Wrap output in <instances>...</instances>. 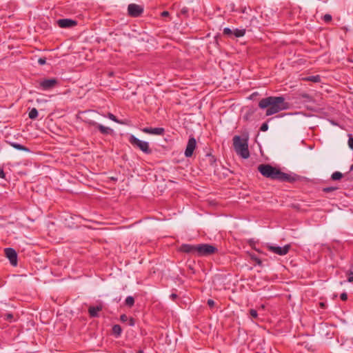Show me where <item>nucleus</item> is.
I'll list each match as a JSON object with an SVG mask.
<instances>
[{
	"instance_id": "1",
	"label": "nucleus",
	"mask_w": 353,
	"mask_h": 353,
	"mask_svg": "<svg viewBox=\"0 0 353 353\" xmlns=\"http://www.w3.org/2000/svg\"><path fill=\"white\" fill-rule=\"evenodd\" d=\"M258 170L264 177L280 182L293 183L299 178L296 174L292 175L283 172L279 168L273 167L270 164H260L258 166Z\"/></svg>"
},
{
	"instance_id": "2",
	"label": "nucleus",
	"mask_w": 353,
	"mask_h": 353,
	"mask_svg": "<svg viewBox=\"0 0 353 353\" xmlns=\"http://www.w3.org/2000/svg\"><path fill=\"white\" fill-rule=\"evenodd\" d=\"M259 106L261 109L267 108L265 115L270 116L288 109L289 103L285 101L283 97H268L262 99Z\"/></svg>"
},
{
	"instance_id": "3",
	"label": "nucleus",
	"mask_w": 353,
	"mask_h": 353,
	"mask_svg": "<svg viewBox=\"0 0 353 353\" xmlns=\"http://www.w3.org/2000/svg\"><path fill=\"white\" fill-rule=\"evenodd\" d=\"M233 146L236 153L243 159H248L250 157L248 139L236 135L233 137Z\"/></svg>"
},
{
	"instance_id": "4",
	"label": "nucleus",
	"mask_w": 353,
	"mask_h": 353,
	"mask_svg": "<svg viewBox=\"0 0 353 353\" xmlns=\"http://www.w3.org/2000/svg\"><path fill=\"white\" fill-rule=\"evenodd\" d=\"M128 141L133 147L139 148L143 152L148 154L152 153L148 142L141 141L133 134L129 137Z\"/></svg>"
},
{
	"instance_id": "5",
	"label": "nucleus",
	"mask_w": 353,
	"mask_h": 353,
	"mask_svg": "<svg viewBox=\"0 0 353 353\" xmlns=\"http://www.w3.org/2000/svg\"><path fill=\"white\" fill-rule=\"evenodd\" d=\"M217 251V248L210 244H197L196 256H210Z\"/></svg>"
},
{
	"instance_id": "6",
	"label": "nucleus",
	"mask_w": 353,
	"mask_h": 353,
	"mask_svg": "<svg viewBox=\"0 0 353 353\" xmlns=\"http://www.w3.org/2000/svg\"><path fill=\"white\" fill-rule=\"evenodd\" d=\"M144 11L143 6L138 5L136 3H130L128 6V14L131 17H139Z\"/></svg>"
},
{
	"instance_id": "7",
	"label": "nucleus",
	"mask_w": 353,
	"mask_h": 353,
	"mask_svg": "<svg viewBox=\"0 0 353 353\" xmlns=\"http://www.w3.org/2000/svg\"><path fill=\"white\" fill-rule=\"evenodd\" d=\"M268 250L270 252L276 254L280 256H284L287 254L290 249V245H285L283 247L277 246V245H268Z\"/></svg>"
},
{
	"instance_id": "8",
	"label": "nucleus",
	"mask_w": 353,
	"mask_h": 353,
	"mask_svg": "<svg viewBox=\"0 0 353 353\" xmlns=\"http://www.w3.org/2000/svg\"><path fill=\"white\" fill-rule=\"evenodd\" d=\"M57 25L61 28H70L77 25V21L71 19H60L57 21Z\"/></svg>"
},
{
	"instance_id": "9",
	"label": "nucleus",
	"mask_w": 353,
	"mask_h": 353,
	"mask_svg": "<svg viewBox=\"0 0 353 353\" xmlns=\"http://www.w3.org/2000/svg\"><path fill=\"white\" fill-rule=\"evenodd\" d=\"M196 141L194 137H190L188 139V144L185 150V156L190 157L192 156L193 152L196 148Z\"/></svg>"
},
{
	"instance_id": "10",
	"label": "nucleus",
	"mask_w": 353,
	"mask_h": 353,
	"mask_svg": "<svg viewBox=\"0 0 353 353\" xmlns=\"http://www.w3.org/2000/svg\"><path fill=\"white\" fill-rule=\"evenodd\" d=\"M179 250L181 252L196 256V245L182 244Z\"/></svg>"
},
{
	"instance_id": "11",
	"label": "nucleus",
	"mask_w": 353,
	"mask_h": 353,
	"mask_svg": "<svg viewBox=\"0 0 353 353\" xmlns=\"http://www.w3.org/2000/svg\"><path fill=\"white\" fill-rule=\"evenodd\" d=\"M87 123L90 125L95 126L96 128H97V129L99 130V132L102 134H110L112 133V132H113L112 129H111L108 127H105L100 123H98L96 121L90 120V121H87Z\"/></svg>"
},
{
	"instance_id": "12",
	"label": "nucleus",
	"mask_w": 353,
	"mask_h": 353,
	"mask_svg": "<svg viewBox=\"0 0 353 353\" xmlns=\"http://www.w3.org/2000/svg\"><path fill=\"white\" fill-rule=\"evenodd\" d=\"M5 254L10 260L12 265H16L17 263V254L16 251L12 248H7L5 249Z\"/></svg>"
},
{
	"instance_id": "13",
	"label": "nucleus",
	"mask_w": 353,
	"mask_h": 353,
	"mask_svg": "<svg viewBox=\"0 0 353 353\" xmlns=\"http://www.w3.org/2000/svg\"><path fill=\"white\" fill-rule=\"evenodd\" d=\"M57 83L56 79H46L40 82V86L43 90H50Z\"/></svg>"
},
{
	"instance_id": "14",
	"label": "nucleus",
	"mask_w": 353,
	"mask_h": 353,
	"mask_svg": "<svg viewBox=\"0 0 353 353\" xmlns=\"http://www.w3.org/2000/svg\"><path fill=\"white\" fill-rule=\"evenodd\" d=\"M141 130L144 133L155 135H163L165 132L163 128H144Z\"/></svg>"
},
{
	"instance_id": "15",
	"label": "nucleus",
	"mask_w": 353,
	"mask_h": 353,
	"mask_svg": "<svg viewBox=\"0 0 353 353\" xmlns=\"http://www.w3.org/2000/svg\"><path fill=\"white\" fill-rule=\"evenodd\" d=\"M103 309L102 305L97 306H90L88 309V313L90 317H98L99 312L101 311Z\"/></svg>"
},
{
	"instance_id": "16",
	"label": "nucleus",
	"mask_w": 353,
	"mask_h": 353,
	"mask_svg": "<svg viewBox=\"0 0 353 353\" xmlns=\"http://www.w3.org/2000/svg\"><path fill=\"white\" fill-rule=\"evenodd\" d=\"M245 34V29H238L235 28L233 30V36L235 37H243Z\"/></svg>"
},
{
	"instance_id": "17",
	"label": "nucleus",
	"mask_w": 353,
	"mask_h": 353,
	"mask_svg": "<svg viewBox=\"0 0 353 353\" xmlns=\"http://www.w3.org/2000/svg\"><path fill=\"white\" fill-rule=\"evenodd\" d=\"M11 145H12L13 148H16V149H17V150H23V151H26V152H30V150H29L28 148H26V146H24V145H21V144H19V143H11Z\"/></svg>"
},
{
	"instance_id": "18",
	"label": "nucleus",
	"mask_w": 353,
	"mask_h": 353,
	"mask_svg": "<svg viewBox=\"0 0 353 353\" xmlns=\"http://www.w3.org/2000/svg\"><path fill=\"white\" fill-rule=\"evenodd\" d=\"M304 80L307 81H312L314 83H319L321 81V77L319 75H315V76H309L304 79Z\"/></svg>"
},
{
	"instance_id": "19",
	"label": "nucleus",
	"mask_w": 353,
	"mask_h": 353,
	"mask_svg": "<svg viewBox=\"0 0 353 353\" xmlns=\"http://www.w3.org/2000/svg\"><path fill=\"white\" fill-rule=\"evenodd\" d=\"M112 332L116 336H119L122 332L121 327L119 325H114L112 327Z\"/></svg>"
},
{
	"instance_id": "20",
	"label": "nucleus",
	"mask_w": 353,
	"mask_h": 353,
	"mask_svg": "<svg viewBox=\"0 0 353 353\" xmlns=\"http://www.w3.org/2000/svg\"><path fill=\"white\" fill-rule=\"evenodd\" d=\"M28 117L30 119H35L38 117V111L35 108H32L29 113Z\"/></svg>"
},
{
	"instance_id": "21",
	"label": "nucleus",
	"mask_w": 353,
	"mask_h": 353,
	"mask_svg": "<svg viewBox=\"0 0 353 353\" xmlns=\"http://www.w3.org/2000/svg\"><path fill=\"white\" fill-rule=\"evenodd\" d=\"M299 97L306 102H310L312 101V97L307 93H301L299 94Z\"/></svg>"
},
{
	"instance_id": "22",
	"label": "nucleus",
	"mask_w": 353,
	"mask_h": 353,
	"mask_svg": "<svg viewBox=\"0 0 353 353\" xmlns=\"http://www.w3.org/2000/svg\"><path fill=\"white\" fill-rule=\"evenodd\" d=\"M125 303L128 307H131L134 304V299L132 296H129L125 299Z\"/></svg>"
},
{
	"instance_id": "23",
	"label": "nucleus",
	"mask_w": 353,
	"mask_h": 353,
	"mask_svg": "<svg viewBox=\"0 0 353 353\" xmlns=\"http://www.w3.org/2000/svg\"><path fill=\"white\" fill-rule=\"evenodd\" d=\"M342 177H343V174L340 172H335L331 176V179L334 181L339 180Z\"/></svg>"
},
{
	"instance_id": "24",
	"label": "nucleus",
	"mask_w": 353,
	"mask_h": 353,
	"mask_svg": "<svg viewBox=\"0 0 353 353\" xmlns=\"http://www.w3.org/2000/svg\"><path fill=\"white\" fill-rule=\"evenodd\" d=\"M223 33L224 35H226L229 37H232L233 36V30L230 28H225L223 30Z\"/></svg>"
},
{
	"instance_id": "25",
	"label": "nucleus",
	"mask_w": 353,
	"mask_h": 353,
	"mask_svg": "<svg viewBox=\"0 0 353 353\" xmlns=\"http://www.w3.org/2000/svg\"><path fill=\"white\" fill-rule=\"evenodd\" d=\"M108 117L110 119H111L112 121H114V122H116V123H123L122 122H121L120 121H119V120L117 119V118L116 117V116H114L113 114H112V113H110V112H109V113L108 114Z\"/></svg>"
},
{
	"instance_id": "26",
	"label": "nucleus",
	"mask_w": 353,
	"mask_h": 353,
	"mask_svg": "<svg viewBox=\"0 0 353 353\" xmlns=\"http://www.w3.org/2000/svg\"><path fill=\"white\" fill-rule=\"evenodd\" d=\"M3 317L6 321H8L9 322H12L14 318L12 314L11 313H7L4 314Z\"/></svg>"
},
{
	"instance_id": "27",
	"label": "nucleus",
	"mask_w": 353,
	"mask_h": 353,
	"mask_svg": "<svg viewBox=\"0 0 353 353\" xmlns=\"http://www.w3.org/2000/svg\"><path fill=\"white\" fill-rule=\"evenodd\" d=\"M336 190H337V188H336V187H327V188H323V192H324L325 193H328L330 192H333Z\"/></svg>"
},
{
	"instance_id": "28",
	"label": "nucleus",
	"mask_w": 353,
	"mask_h": 353,
	"mask_svg": "<svg viewBox=\"0 0 353 353\" xmlns=\"http://www.w3.org/2000/svg\"><path fill=\"white\" fill-rule=\"evenodd\" d=\"M323 19L325 23H330L332 21V17L330 14H326L323 16Z\"/></svg>"
},
{
	"instance_id": "29",
	"label": "nucleus",
	"mask_w": 353,
	"mask_h": 353,
	"mask_svg": "<svg viewBox=\"0 0 353 353\" xmlns=\"http://www.w3.org/2000/svg\"><path fill=\"white\" fill-rule=\"evenodd\" d=\"M249 312H250V315L252 318L256 319L258 317V313H257V311L256 310L251 309Z\"/></svg>"
},
{
	"instance_id": "30",
	"label": "nucleus",
	"mask_w": 353,
	"mask_h": 353,
	"mask_svg": "<svg viewBox=\"0 0 353 353\" xmlns=\"http://www.w3.org/2000/svg\"><path fill=\"white\" fill-rule=\"evenodd\" d=\"M349 139H348V146L353 150V137L352 134H349Z\"/></svg>"
},
{
	"instance_id": "31",
	"label": "nucleus",
	"mask_w": 353,
	"mask_h": 353,
	"mask_svg": "<svg viewBox=\"0 0 353 353\" xmlns=\"http://www.w3.org/2000/svg\"><path fill=\"white\" fill-rule=\"evenodd\" d=\"M268 130V125L267 123H263L261 128H260V130L261 131H263V132H265Z\"/></svg>"
},
{
	"instance_id": "32",
	"label": "nucleus",
	"mask_w": 353,
	"mask_h": 353,
	"mask_svg": "<svg viewBox=\"0 0 353 353\" xmlns=\"http://www.w3.org/2000/svg\"><path fill=\"white\" fill-rule=\"evenodd\" d=\"M129 317L126 314H121L120 316V320L123 323H125L128 321Z\"/></svg>"
},
{
	"instance_id": "33",
	"label": "nucleus",
	"mask_w": 353,
	"mask_h": 353,
	"mask_svg": "<svg viewBox=\"0 0 353 353\" xmlns=\"http://www.w3.org/2000/svg\"><path fill=\"white\" fill-rule=\"evenodd\" d=\"M127 323L130 326L132 327L135 325V320L132 317H129Z\"/></svg>"
},
{
	"instance_id": "34",
	"label": "nucleus",
	"mask_w": 353,
	"mask_h": 353,
	"mask_svg": "<svg viewBox=\"0 0 353 353\" xmlns=\"http://www.w3.org/2000/svg\"><path fill=\"white\" fill-rule=\"evenodd\" d=\"M38 63L39 65H43L46 63V59L45 57H41L38 59Z\"/></svg>"
},
{
	"instance_id": "35",
	"label": "nucleus",
	"mask_w": 353,
	"mask_h": 353,
	"mask_svg": "<svg viewBox=\"0 0 353 353\" xmlns=\"http://www.w3.org/2000/svg\"><path fill=\"white\" fill-rule=\"evenodd\" d=\"M348 282H353V272H350L348 274V278H347Z\"/></svg>"
},
{
	"instance_id": "36",
	"label": "nucleus",
	"mask_w": 353,
	"mask_h": 353,
	"mask_svg": "<svg viewBox=\"0 0 353 353\" xmlns=\"http://www.w3.org/2000/svg\"><path fill=\"white\" fill-rule=\"evenodd\" d=\"M340 298L342 301H346L347 299V294L346 292H343L341 294Z\"/></svg>"
},
{
	"instance_id": "37",
	"label": "nucleus",
	"mask_w": 353,
	"mask_h": 353,
	"mask_svg": "<svg viewBox=\"0 0 353 353\" xmlns=\"http://www.w3.org/2000/svg\"><path fill=\"white\" fill-rule=\"evenodd\" d=\"M6 174L3 171V169L0 166V178L5 179Z\"/></svg>"
},
{
	"instance_id": "38",
	"label": "nucleus",
	"mask_w": 353,
	"mask_h": 353,
	"mask_svg": "<svg viewBox=\"0 0 353 353\" xmlns=\"http://www.w3.org/2000/svg\"><path fill=\"white\" fill-rule=\"evenodd\" d=\"M214 301L212 300V299H208V305L210 307H212L214 306Z\"/></svg>"
},
{
	"instance_id": "39",
	"label": "nucleus",
	"mask_w": 353,
	"mask_h": 353,
	"mask_svg": "<svg viewBox=\"0 0 353 353\" xmlns=\"http://www.w3.org/2000/svg\"><path fill=\"white\" fill-rule=\"evenodd\" d=\"M188 12V9L185 7L183 8L181 10L182 14H186Z\"/></svg>"
},
{
	"instance_id": "40",
	"label": "nucleus",
	"mask_w": 353,
	"mask_h": 353,
	"mask_svg": "<svg viewBox=\"0 0 353 353\" xmlns=\"http://www.w3.org/2000/svg\"><path fill=\"white\" fill-rule=\"evenodd\" d=\"M170 15V13L168 11H163L161 12V16L163 17H168Z\"/></svg>"
},
{
	"instance_id": "41",
	"label": "nucleus",
	"mask_w": 353,
	"mask_h": 353,
	"mask_svg": "<svg viewBox=\"0 0 353 353\" xmlns=\"http://www.w3.org/2000/svg\"><path fill=\"white\" fill-rule=\"evenodd\" d=\"M170 297L172 300L174 301L177 298V294L172 293L170 295Z\"/></svg>"
},
{
	"instance_id": "42",
	"label": "nucleus",
	"mask_w": 353,
	"mask_h": 353,
	"mask_svg": "<svg viewBox=\"0 0 353 353\" xmlns=\"http://www.w3.org/2000/svg\"><path fill=\"white\" fill-rule=\"evenodd\" d=\"M319 305H320V307H321V308H325V303H323V302H321V303H319Z\"/></svg>"
},
{
	"instance_id": "43",
	"label": "nucleus",
	"mask_w": 353,
	"mask_h": 353,
	"mask_svg": "<svg viewBox=\"0 0 353 353\" xmlns=\"http://www.w3.org/2000/svg\"><path fill=\"white\" fill-rule=\"evenodd\" d=\"M254 259L256 261V262L258 264H259V265H261V260H260V259H257V258Z\"/></svg>"
},
{
	"instance_id": "44",
	"label": "nucleus",
	"mask_w": 353,
	"mask_h": 353,
	"mask_svg": "<svg viewBox=\"0 0 353 353\" xmlns=\"http://www.w3.org/2000/svg\"><path fill=\"white\" fill-rule=\"evenodd\" d=\"M353 170V165L350 168V170Z\"/></svg>"
},
{
	"instance_id": "45",
	"label": "nucleus",
	"mask_w": 353,
	"mask_h": 353,
	"mask_svg": "<svg viewBox=\"0 0 353 353\" xmlns=\"http://www.w3.org/2000/svg\"><path fill=\"white\" fill-rule=\"evenodd\" d=\"M139 353H143L142 350L139 351Z\"/></svg>"
}]
</instances>
